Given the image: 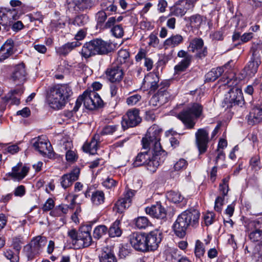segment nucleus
I'll return each mask as SVG.
<instances>
[{
    "mask_svg": "<svg viewBox=\"0 0 262 262\" xmlns=\"http://www.w3.org/2000/svg\"><path fill=\"white\" fill-rule=\"evenodd\" d=\"M253 256L256 260H262V243L258 244L255 247Z\"/></svg>",
    "mask_w": 262,
    "mask_h": 262,
    "instance_id": "nucleus-56",
    "label": "nucleus"
},
{
    "mask_svg": "<svg viewBox=\"0 0 262 262\" xmlns=\"http://www.w3.org/2000/svg\"><path fill=\"white\" fill-rule=\"evenodd\" d=\"M11 29L13 31L18 32L24 28V25L20 20H11Z\"/></svg>",
    "mask_w": 262,
    "mask_h": 262,
    "instance_id": "nucleus-60",
    "label": "nucleus"
},
{
    "mask_svg": "<svg viewBox=\"0 0 262 262\" xmlns=\"http://www.w3.org/2000/svg\"><path fill=\"white\" fill-rule=\"evenodd\" d=\"M159 81V79L157 75L150 73L145 76L143 82L144 84L150 88V91H155L160 88V84H158Z\"/></svg>",
    "mask_w": 262,
    "mask_h": 262,
    "instance_id": "nucleus-25",
    "label": "nucleus"
},
{
    "mask_svg": "<svg viewBox=\"0 0 262 262\" xmlns=\"http://www.w3.org/2000/svg\"><path fill=\"white\" fill-rule=\"evenodd\" d=\"M222 81H223L224 84L227 85L229 88H236L235 86L238 83V80L234 77L233 74H230V76L225 77L224 76L222 78Z\"/></svg>",
    "mask_w": 262,
    "mask_h": 262,
    "instance_id": "nucleus-40",
    "label": "nucleus"
},
{
    "mask_svg": "<svg viewBox=\"0 0 262 262\" xmlns=\"http://www.w3.org/2000/svg\"><path fill=\"white\" fill-rule=\"evenodd\" d=\"M99 140V135H95L89 143L84 144L83 148L84 151L94 154L98 148Z\"/></svg>",
    "mask_w": 262,
    "mask_h": 262,
    "instance_id": "nucleus-28",
    "label": "nucleus"
},
{
    "mask_svg": "<svg viewBox=\"0 0 262 262\" xmlns=\"http://www.w3.org/2000/svg\"><path fill=\"white\" fill-rule=\"evenodd\" d=\"M205 253L204 244L200 240H196L195 244L194 254L196 258H201Z\"/></svg>",
    "mask_w": 262,
    "mask_h": 262,
    "instance_id": "nucleus-44",
    "label": "nucleus"
},
{
    "mask_svg": "<svg viewBox=\"0 0 262 262\" xmlns=\"http://www.w3.org/2000/svg\"><path fill=\"white\" fill-rule=\"evenodd\" d=\"M200 216V212L195 209H190L183 212L178 216L173 225L176 235L181 238L184 237L189 226L196 227L199 225Z\"/></svg>",
    "mask_w": 262,
    "mask_h": 262,
    "instance_id": "nucleus-2",
    "label": "nucleus"
},
{
    "mask_svg": "<svg viewBox=\"0 0 262 262\" xmlns=\"http://www.w3.org/2000/svg\"><path fill=\"white\" fill-rule=\"evenodd\" d=\"M136 191L128 189L124 193L123 198L119 199L113 207L114 210L118 213H122L124 210L128 208L132 203V199L135 195Z\"/></svg>",
    "mask_w": 262,
    "mask_h": 262,
    "instance_id": "nucleus-13",
    "label": "nucleus"
},
{
    "mask_svg": "<svg viewBox=\"0 0 262 262\" xmlns=\"http://www.w3.org/2000/svg\"><path fill=\"white\" fill-rule=\"evenodd\" d=\"M203 106L199 103H192L178 115L187 128L192 129L195 124V119L200 118L203 112Z\"/></svg>",
    "mask_w": 262,
    "mask_h": 262,
    "instance_id": "nucleus-5",
    "label": "nucleus"
},
{
    "mask_svg": "<svg viewBox=\"0 0 262 262\" xmlns=\"http://www.w3.org/2000/svg\"><path fill=\"white\" fill-rule=\"evenodd\" d=\"M90 95L92 97V103L94 109L102 105V100L96 92L90 91Z\"/></svg>",
    "mask_w": 262,
    "mask_h": 262,
    "instance_id": "nucleus-48",
    "label": "nucleus"
},
{
    "mask_svg": "<svg viewBox=\"0 0 262 262\" xmlns=\"http://www.w3.org/2000/svg\"><path fill=\"white\" fill-rule=\"evenodd\" d=\"M129 57V52L126 50L121 49L118 52L117 59L114 63L122 66L128 60Z\"/></svg>",
    "mask_w": 262,
    "mask_h": 262,
    "instance_id": "nucleus-38",
    "label": "nucleus"
},
{
    "mask_svg": "<svg viewBox=\"0 0 262 262\" xmlns=\"http://www.w3.org/2000/svg\"><path fill=\"white\" fill-rule=\"evenodd\" d=\"M68 235L71 238L73 244L76 246L77 241H78L79 237V232L78 233L76 229H72L68 231Z\"/></svg>",
    "mask_w": 262,
    "mask_h": 262,
    "instance_id": "nucleus-59",
    "label": "nucleus"
},
{
    "mask_svg": "<svg viewBox=\"0 0 262 262\" xmlns=\"http://www.w3.org/2000/svg\"><path fill=\"white\" fill-rule=\"evenodd\" d=\"M224 72L223 67H218L212 69L206 75V80L207 81H214L219 78Z\"/></svg>",
    "mask_w": 262,
    "mask_h": 262,
    "instance_id": "nucleus-33",
    "label": "nucleus"
},
{
    "mask_svg": "<svg viewBox=\"0 0 262 262\" xmlns=\"http://www.w3.org/2000/svg\"><path fill=\"white\" fill-rule=\"evenodd\" d=\"M229 102L232 105L242 106L244 100L242 90L238 88H231L229 91Z\"/></svg>",
    "mask_w": 262,
    "mask_h": 262,
    "instance_id": "nucleus-18",
    "label": "nucleus"
},
{
    "mask_svg": "<svg viewBox=\"0 0 262 262\" xmlns=\"http://www.w3.org/2000/svg\"><path fill=\"white\" fill-rule=\"evenodd\" d=\"M105 74L107 78L111 82H119L124 77L123 68L120 65L113 63L112 66L106 70Z\"/></svg>",
    "mask_w": 262,
    "mask_h": 262,
    "instance_id": "nucleus-15",
    "label": "nucleus"
},
{
    "mask_svg": "<svg viewBox=\"0 0 262 262\" xmlns=\"http://www.w3.org/2000/svg\"><path fill=\"white\" fill-rule=\"evenodd\" d=\"M14 43L12 39H7L0 49V61L8 58L14 53Z\"/></svg>",
    "mask_w": 262,
    "mask_h": 262,
    "instance_id": "nucleus-20",
    "label": "nucleus"
},
{
    "mask_svg": "<svg viewBox=\"0 0 262 262\" xmlns=\"http://www.w3.org/2000/svg\"><path fill=\"white\" fill-rule=\"evenodd\" d=\"M120 221L116 220L107 230L109 235L111 237H119L122 234V231L120 228Z\"/></svg>",
    "mask_w": 262,
    "mask_h": 262,
    "instance_id": "nucleus-39",
    "label": "nucleus"
},
{
    "mask_svg": "<svg viewBox=\"0 0 262 262\" xmlns=\"http://www.w3.org/2000/svg\"><path fill=\"white\" fill-rule=\"evenodd\" d=\"M183 37L180 34L172 35L166 39L163 43L165 49L178 46L183 41Z\"/></svg>",
    "mask_w": 262,
    "mask_h": 262,
    "instance_id": "nucleus-27",
    "label": "nucleus"
},
{
    "mask_svg": "<svg viewBox=\"0 0 262 262\" xmlns=\"http://www.w3.org/2000/svg\"><path fill=\"white\" fill-rule=\"evenodd\" d=\"M111 32L113 35L117 38H121L124 34V30L121 25L114 26L112 28Z\"/></svg>",
    "mask_w": 262,
    "mask_h": 262,
    "instance_id": "nucleus-53",
    "label": "nucleus"
},
{
    "mask_svg": "<svg viewBox=\"0 0 262 262\" xmlns=\"http://www.w3.org/2000/svg\"><path fill=\"white\" fill-rule=\"evenodd\" d=\"M189 51L194 53L196 58L202 59L208 54L207 48L204 46V41L201 38H194L189 42L188 46Z\"/></svg>",
    "mask_w": 262,
    "mask_h": 262,
    "instance_id": "nucleus-8",
    "label": "nucleus"
},
{
    "mask_svg": "<svg viewBox=\"0 0 262 262\" xmlns=\"http://www.w3.org/2000/svg\"><path fill=\"white\" fill-rule=\"evenodd\" d=\"M229 177H227L223 179L222 183L220 184V190L222 193L223 196L226 195L228 192V181Z\"/></svg>",
    "mask_w": 262,
    "mask_h": 262,
    "instance_id": "nucleus-55",
    "label": "nucleus"
},
{
    "mask_svg": "<svg viewBox=\"0 0 262 262\" xmlns=\"http://www.w3.org/2000/svg\"><path fill=\"white\" fill-rule=\"evenodd\" d=\"M166 195L168 200L174 203L181 202L183 200V197L179 192L169 191L166 193Z\"/></svg>",
    "mask_w": 262,
    "mask_h": 262,
    "instance_id": "nucleus-43",
    "label": "nucleus"
},
{
    "mask_svg": "<svg viewBox=\"0 0 262 262\" xmlns=\"http://www.w3.org/2000/svg\"><path fill=\"white\" fill-rule=\"evenodd\" d=\"M19 150V147L18 145L12 144L10 145H7V147L4 149L3 153L4 154H6L7 153L11 154L12 155H14L15 154L17 153Z\"/></svg>",
    "mask_w": 262,
    "mask_h": 262,
    "instance_id": "nucleus-58",
    "label": "nucleus"
},
{
    "mask_svg": "<svg viewBox=\"0 0 262 262\" xmlns=\"http://www.w3.org/2000/svg\"><path fill=\"white\" fill-rule=\"evenodd\" d=\"M101 10L104 11L108 16L116 13L117 10V6L111 2L108 1L103 2L101 4Z\"/></svg>",
    "mask_w": 262,
    "mask_h": 262,
    "instance_id": "nucleus-35",
    "label": "nucleus"
},
{
    "mask_svg": "<svg viewBox=\"0 0 262 262\" xmlns=\"http://www.w3.org/2000/svg\"><path fill=\"white\" fill-rule=\"evenodd\" d=\"M33 146L43 156L51 157L52 154L51 145L45 138L38 137L33 140Z\"/></svg>",
    "mask_w": 262,
    "mask_h": 262,
    "instance_id": "nucleus-14",
    "label": "nucleus"
},
{
    "mask_svg": "<svg viewBox=\"0 0 262 262\" xmlns=\"http://www.w3.org/2000/svg\"><path fill=\"white\" fill-rule=\"evenodd\" d=\"M81 45V43L77 41H74L71 42H68L57 50V52L62 55L66 56L71 52L76 47Z\"/></svg>",
    "mask_w": 262,
    "mask_h": 262,
    "instance_id": "nucleus-30",
    "label": "nucleus"
},
{
    "mask_svg": "<svg viewBox=\"0 0 262 262\" xmlns=\"http://www.w3.org/2000/svg\"><path fill=\"white\" fill-rule=\"evenodd\" d=\"M215 215L212 212H207L204 216L205 224L206 226L212 224L214 221Z\"/></svg>",
    "mask_w": 262,
    "mask_h": 262,
    "instance_id": "nucleus-61",
    "label": "nucleus"
},
{
    "mask_svg": "<svg viewBox=\"0 0 262 262\" xmlns=\"http://www.w3.org/2000/svg\"><path fill=\"white\" fill-rule=\"evenodd\" d=\"M130 244L136 250L146 252L145 233L134 232L128 236Z\"/></svg>",
    "mask_w": 262,
    "mask_h": 262,
    "instance_id": "nucleus-10",
    "label": "nucleus"
},
{
    "mask_svg": "<svg viewBox=\"0 0 262 262\" xmlns=\"http://www.w3.org/2000/svg\"><path fill=\"white\" fill-rule=\"evenodd\" d=\"M81 95L83 98V105L85 107L90 110H94V106L93 105V103H92L90 91H89V90H86Z\"/></svg>",
    "mask_w": 262,
    "mask_h": 262,
    "instance_id": "nucleus-41",
    "label": "nucleus"
},
{
    "mask_svg": "<svg viewBox=\"0 0 262 262\" xmlns=\"http://www.w3.org/2000/svg\"><path fill=\"white\" fill-rule=\"evenodd\" d=\"M47 242L45 237L36 236L24 247L23 252L29 260H32L39 255Z\"/></svg>",
    "mask_w": 262,
    "mask_h": 262,
    "instance_id": "nucleus-6",
    "label": "nucleus"
},
{
    "mask_svg": "<svg viewBox=\"0 0 262 262\" xmlns=\"http://www.w3.org/2000/svg\"><path fill=\"white\" fill-rule=\"evenodd\" d=\"M192 27L199 28L203 22V17L199 14H194L188 18Z\"/></svg>",
    "mask_w": 262,
    "mask_h": 262,
    "instance_id": "nucleus-46",
    "label": "nucleus"
},
{
    "mask_svg": "<svg viewBox=\"0 0 262 262\" xmlns=\"http://www.w3.org/2000/svg\"><path fill=\"white\" fill-rule=\"evenodd\" d=\"M69 208V206L67 205H59L52 210L50 214L54 217H62L68 212Z\"/></svg>",
    "mask_w": 262,
    "mask_h": 262,
    "instance_id": "nucleus-36",
    "label": "nucleus"
},
{
    "mask_svg": "<svg viewBox=\"0 0 262 262\" xmlns=\"http://www.w3.org/2000/svg\"><path fill=\"white\" fill-rule=\"evenodd\" d=\"M89 17L85 15H77L74 18L73 24L79 27L83 26L88 21Z\"/></svg>",
    "mask_w": 262,
    "mask_h": 262,
    "instance_id": "nucleus-49",
    "label": "nucleus"
},
{
    "mask_svg": "<svg viewBox=\"0 0 262 262\" xmlns=\"http://www.w3.org/2000/svg\"><path fill=\"white\" fill-rule=\"evenodd\" d=\"M195 144L199 154L205 153L208 148L209 142L208 131L206 128H200L195 134Z\"/></svg>",
    "mask_w": 262,
    "mask_h": 262,
    "instance_id": "nucleus-9",
    "label": "nucleus"
},
{
    "mask_svg": "<svg viewBox=\"0 0 262 262\" xmlns=\"http://www.w3.org/2000/svg\"><path fill=\"white\" fill-rule=\"evenodd\" d=\"M23 244L21 238L15 237L13 239L12 246L17 253H19Z\"/></svg>",
    "mask_w": 262,
    "mask_h": 262,
    "instance_id": "nucleus-63",
    "label": "nucleus"
},
{
    "mask_svg": "<svg viewBox=\"0 0 262 262\" xmlns=\"http://www.w3.org/2000/svg\"><path fill=\"white\" fill-rule=\"evenodd\" d=\"M100 262H117L115 255L111 252L103 251L99 256Z\"/></svg>",
    "mask_w": 262,
    "mask_h": 262,
    "instance_id": "nucleus-45",
    "label": "nucleus"
},
{
    "mask_svg": "<svg viewBox=\"0 0 262 262\" xmlns=\"http://www.w3.org/2000/svg\"><path fill=\"white\" fill-rule=\"evenodd\" d=\"M146 251L156 250L162 241V232L159 230H154L145 233Z\"/></svg>",
    "mask_w": 262,
    "mask_h": 262,
    "instance_id": "nucleus-12",
    "label": "nucleus"
},
{
    "mask_svg": "<svg viewBox=\"0 0 262 262\" xmlns=\"http://www.w3.org/2000/svg\"><path fill=\"white\" fill-rule=\"evenodd\" d=\"M260 158L258 155H255L250 159V165L256 170H258L260 168Z\"/></svg>",
    "mask_w": 262,
    "mask_h": 262,
    "instance_id": "nucleus-62",
    "label": "nucleus"
},
{
    "mask_svg": "<svg viewBox=\"0 0 262 262\" xmlns=\"http://www.w3.org/2000/svg\"><path fill=\"white\" fill-rule=\"evenodd\" d=\"M107 232V228L105 225H99L95 228L93 236L95 239H99Z\"/></svg>",
    "mask_w": 262,
    "mask_h": 262,
    "instance_id": "nucleus-42",
    "label": "nucleus"
},
{
    "mask_svg": "<svg viewBox=\"0 0 262 262\" xmlns=\"http://www.w3.org/2000/svg\"><path fill=\"white\" fill-rule=\"evenodd\" d=\"M19 253H14L12 250H8L4 252L5 256L10 260V262H19Z\"/></svg>",
    "mask_w": 262,
    "mask_h": 262,
    "instance_id": "nucleus-50",
    "label": "nucleus"
},
{
    "mask_svg": "<svg viewBox=\"0 0 262 262\" xmlns=\"http://www.w3.org/2000/svg\"><path fill=\"white\" fill-rule=\"evenodd\" d=\"M261 63V60L257 59H254L251 58V60L249 62L247 67V74L250 76H253L257 72L259 66Z\"/></svg>",
    "mask_w": 262,
    "mask_h": 262,
    "instance_id": "nucleus-32",
    "label": "nucleus"
},
{
    "mask_svg": "<svg viewBox=\"0 0 262 262\" xmlns=\"http://www.w3.org/2000/svg\"><path fill=\"white\" fill-rule=\"evenodd\" d=\"M191 61L181 60L178 64L175 66L174 69L176 74H179L185 71L190 64Z\"/></svg>",
    "mask_w": 262,
    "mask_h": 262,
    "instance_id": "nucleus-47",
    "label": "nucleus"
},
{
    "mask_svg": "<svg viewBox=\"0 0 262 262\" xmlns=\"http://www.w3.org/2000/svg\"><path fill=\"white\" fill-rule=\"evenodd\" d=\"M145 211L146 214L157 219H163L166 215V211L160 203L146 207Z\"/></svg>",
    "mask_w": 262,
    "mask_h": 262,
    "instance_id": "nucleus-17",
    "label": "nucleus"
},
{
    "mask_svg": "<svg viewBox=\"0 0 262 262\" xmlns=\"http://www.w3.org/2000/svg\"><path fill=\"white\" fill-rule=\"evenodd\" d=\"M194 7L193 0H180L176 2L171 8V13L177 17L183 16L187 10Z\"/></svg>",
    "mask_w": 262,
    "mask_h": 262,
    "instance_id": "nucleus-11",
    "label": "nucleus"
},
{
    "mask_svg": "<svg viewBox=\"0 0 262 262\" xmlns=\"http://www.w3.org/2000/svg\"><path fill=\"white\" fill-rule=\"evenodd\" d=\"M29 171V168L26 166H23L21 162H19L16 166L12 167V171L8 173V175L12 178L20 180L24 179Z\"/></svg>",
    "mask_w": 262,
    "mask_h": 262,
    "instance_id": "nucleus-19",
    "label": "nucleus"
},
{
    "mask_svg": "<svg viewBox=\"0 0 262 262\" xmlns=\"http://www.w3.org/2000/svg\"><path fill=\"white\" fill-rule=\"evenodd\" d=\"M92 237L89 231H80L77 241V248H84L89 247L92 243Z\"/></svg>",
    "mask_w": 262,
    "mask_h": 262,
    "instance_id": "nucleus-22",
    "label": "nucleus"
},
{
    "mask_svg": "<svg viewBox=\"0 0 262 262\" xmlns=\"http://www.w3.org/2000/svg\"><path fill=\"white\" fill-rule=\"evenodd\" d=\"M104 193L102 191L97 190L92 194L91 201L94 205H100L104 203Z\"/></svg>",
    "mask_w": 262,
    "mask_h": 262,
    "instance_id": "nucleus-37",
    "label": "nucleus"
},
{
    "mask_svg": "<svg viewBox=\"0 0 262 262\" xmlns=\"http://www.w3.org/2000/svg\"><path fill=\"white\" fill-rule=\"evenodd\" d=\"M71 5L76 12L84 11L93 6L92 0H72Z\"/></svg>",
    "mask_w": 262,
    "mask_h": 262,
    "instance_id": "nucleus-24",
    "label": "nucleus"
},
{
    "mask_svg": "<svg viewBox=\"0 0 262 262\" xmlns=\"http://www.w3.org/2000/svg\"><path fill=\"white\" fill-rule=\"evenodd\" d=\"M112 45L101 39H95L87 42L82 47L81 54L85 58H88L96 54H106L111 52Z\"/></svg>",
    "mask_w": 262,
    "mask_h": 262,
    "instance_id": "nucleus-4",
    "label": "nucleus"
},
{
    "mask_svg": "<svg viewBox=\"0 0 262 262\" xmlns=\"http://www.w3.org/2000/svg\"><path fill=\"white\" fill-rule=\"evenodd\" d=\"M162 129L157 125L151 126L142 139V148L147 150L140 152L133 164L135 167L144 166L150 172H155L165 160L167 153L160 143Z\"/></svg>",
    "mask_w": 262,
    "mask_h": 262,
    "instance_id": "nucleus-1",
    "label": "nucleus"
},
{
    "mask_svg": "<svg viewBox=\"0 0 262 262\" xmlns=\"http://www.w3.org/2000/svg\"><path fill=\"white\" fill-rule=\"evenodd\" d=\"M135 228L138 229H145L151 226V223L147 217L141 216L135 218L133 221Z\"/></svg>",
    "mask_w": 262,
    "mask_h": 262,
    "instance_id": "nucleus-29",
    "label": "nucleus"
},
{
    "mask_svg": "<svg viewBox=\"0 0 262 262\" xmlns=\"http://www.w3.org/2000/svg\"><path fill=\"white\" fill-rule=\"evenodd\" d=\"M7 19L9 20H17L20 16V14L18 13V11L16 9H12L8 10L6 13Z\"/></svg>",
    "mask_w": 262,
    "mask_h": 262,
    "instance_id": "nucleus-52",
    "label": "nucleus"
},
{
    "mask_svg": "<svg viewBox=\"0 0 262 262\" xmlns=\"http://www.w3.org/2000/svg\"><path fill=\"white\" fill-rule=\"evenodd\" d=\"M251 51L252 53V58L261 60L262 42L260 41L257 43L253 42L251 48Z\"/></svg>",
    "mask_w": 262,
    "mask_h": 262,
    "instance_id": "nucleus-34",
    "label": "nucleus"
},
{
    "mask_svg": "<svg viewBox=\"0 0 262 262\" xmlns=\"http://www.w3.org/2000/svg\"><path fill=\"white\" fill-rule=\"evenodd\" d=\"M118 125H106L103 128L101 134L103 135H112L118 129Z\"/></svg>",
    "mask_w": 262,
    "mask_h": 262,
    "instance_id": "nucleus-51",
    "label": "nucleus"
},
{
    "mask_svg": "<svg viewBox=\"0 0 262 262\" xmlns=\"http://www.w3.org/2000/svg\"><path fill=\"white\" fill-rule=\"evenodd\" d=\"M108 15L102 10L99 11L96 13V19L98 24H102L106 20Z\"/></svg>",
    "mask_w": 262,
    "mask_h": 262,
    "instance_id": "nucleus-64",
    "label": "nucleus"
},
{
    "mask_svg": "<svg viewBox=\"0 0 262 262\" xmlns=\"http://www.w3.org/2000/svg\"><path fill=\"white\" fill-rule=\"evenodd\" d=\"M27 72L25 65L21 63L16 65L11 75V79L17 84L24 83L26 79Z\"/></svg>",
    "mask_w": 262,
    "mask_h": 262,
    "instance_id": "nucleus-16",
    "label": "nucleus"
},
{
    "mask_svg": "<svg viewBox=\"0 0 262 262\" xmlns=\"http://www.w3.org/2000/svg\"><path fill=\"white\" fill-rule=\"evenodd\" d=\"M188 165V163L184 159H180L174 165L173 168L176 171H180L185 169Z\"/></svg>",
    "mask_w": 262,
    "mask_h": 262,
    "instance_id": "nucleus-57",
    "label": "nucleus"
},
{
    "mask_svg": "<svg viewBox=\"0 0 262 262\" xmlns=\"http://www.w3.org/2000/svg\"><path fill=\"white\" fill-rule=\"evenodd\" d=\"M141 99V96L139 94H134L126 99V103L129 106H133L136 104Z\"/></svg>",
    "mask_w": 262,
    "mask_h": 262,
    "instance_id": "nucleus-54",
    "label": "nucleus"
},
{
    "mask_svg": "<svg viewBox=\"0 0 262 262\" xmlns=\"http://www.w3.org/2000/svg\"><path fill=\"white\" fill-rule=\"evenodd\" d=\"M253 224L255 227L256 229L250 232L249 237L252 242L261 243L262 242V230L257 228L259 223L258 222H254Z\"/></svg>",
    "mask_w": 262,
    "mask_h": 262,
    "instance_id": "nucleus-31",
    "label": "nucleus"
},
{
    "mask_svg": "<svg viewBox=\"0 0 262 262\" xmlns=\"http://www.w3.org/2000/svg\"><path fill=\"white\" fill-rule=\"evenodd\" d=\"M79 171L74 170L69 173L63 175L60 179V184L62 188L66 189L72 185L79 177Z\"/></svg>",
    "mask_w": 262,
    "mask_h": 262,
    "instance_id": "nucleus-21",
    "label": "nucleus"
},
{
    "mask_svg": "<svg viewBox=\"0 0 262 262\" xmlns=\"http://www.w3.org/2000/svg\"><path fill=\"white\" fill-rule=\"evenodd\" d=\"M72 94L71 87L68 84L57 85L50 89L47 100L52 108L59 110L65 105Z\"/></svg>",
    "mask_w": 262,
    "mask_h": 262,
    "instance_id": "nucleus-3",
    "label": "nucleus"
},
{
    "mask_svg": "<svg viewBox=\"0 0 262 262\" xmlns=\"http://www.w3.org/2000/svg\"><path fill=\"white\" fill-rule=\"evenodd\" d=\"M141 121L140 110L136 108H130L127 111L122 118V127L123 130H125L129 127H135L139 124Z\"/></svg>",
    "mask_w": 262,
    "mask_h": 262,
    "instance_id": "nucleus-7",
    "label": "nucleus"
},
{
    "mask_svg": "<svg viewBox=\"0 0 262 262\" xmlns=\"http://www.w3.org/2000/svg\"><path fill=\"white\" fill-rule=\"evenodd\" d=\"M168 84L167 83H161L160 88L158 89V91L155 95L159 99L161 104L163 105L166 103L170 98L169 93L167 91Z\"/></svg>",
    "mask_w": 262,
    "mask_h": 262,
    "instance_id": "nucleus-26",
    "label": "nucleus"
},
{
    "mask_svg": "<svg viewBox=\"0 0 262 262\" xmlns=\"http://www.w3.org/2000/svg\"><path fill=\"white\" fill-rule=\"evenodd\" d=\"M261 122H262V106H254L250 112L248 122L250 124L253 125Z\"/></svg>",
    "mask_w": 262,
    "mask_h": 262,
    "instance_id": "nucleus-23",
    "label": "nucleus"
}]
</instances>
